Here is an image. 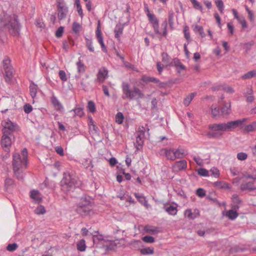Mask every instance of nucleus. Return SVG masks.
<instances>
[{
  "label": "nucleus",
  "mask_w": 256,
  "mask_h": 256,
  "mask_svg": "<svg viewBox=\"0 0 256 256\" xmlns=\"http://www.w3.org/2000/svg\"><path fill=\"white\" fill-rule=\"evenodd\" d=\"M12 162V168L17 170L18 168H26L28 164L27 157L28 150L24 148L22 151V156L18 153H15L13 154Z\"/></svg>",
  "instance_id": "nucleus-1"
},
{
  "label": "nucleus",
  "mask_w": 256,
  "mask_h": 256,
  "mask_svg": "<svg viewBox=\"0 0 256 256\" xmlns=\"http://www.w3.org/2000/svg\"><path fill=\"white\" fill-rule=\"evenodd\" d=\"M130 86L128 83L123 82L122 84V92L124 96H122V98L125 99L128 98L130 100H133L136 98L138 96V98H143L144 94L142 93L141 90L138 88L134 86L132 90H130Z\"/></svg>",
  "instance_id": "nucleus-2"
},
{
  "label": "nucleus",
  "mask_w": 256,
  "mask_h": 256,
  "mask_svg": "<svg viewBox=\"0 0 256 256\" xmlns=\"http://www.w3.org/2000/svg\"><path fill=\"white\" fill-rule=\"evenodd\" d=\"M60 184L62 190L67 192L70 190L74 187L78 186L79 184L70 173L64 172L60 182Z\"/></svg>",
  "instance_id": "nucleus-3"
},
{
  "label": "nucleus",
  "mask_w": 256,
  "mask_h": 256,
  "mask_svg": "<svg viewBox=\"0 0 256 256\" xmlns=\"http://www.w3.org/2000/svg\"><path fill=\"white\" fill-rule=\"evenodd\" d=\"M247 120V118H244L236 120L230 121L227 123H220V131H232L234 128L242 126Z\"/></svg>",
  "instance_id": "nucleus-4"
},
{
  "label": "nucleus",
  "mask_w": 256,
  "mask_h": 256,
  "mask_svg": "<svg viewBox=\"0 0 256 256\" xmlns=\"http://www.w3.org/2000/svg\"><path fill=\"white\" fill-rule=\"evenodd\" d=\"M2 125L4 127L2 130L3 134L14 136L13 133L14 132L20 130L18 126L16 123L12 122L9 120L7 121L2 122Z\"/></svg>",
  "instance_id": "nucleus-5"
},
{
  "label": "nucleus",
  "mask_w": 256,
  "mask_h": 256,
  "mask_svg": "<svg viewBox=\"0 0 256 256\" xmlns=\"http://www.w3.org/2000/svg\"><path fill=\"white\" fill-rule=\"evenodd\" d=\"M3 67L5 72V80L6 82L10 83L13 77V68L10 64V60L8 57H6L2 60Z\"/></svg>",
  "instance_id": "nucleus-6"
},
{
  "label": "nucleus",
  "mask_w": 256,
  "mask_h": 256,
  "mask_svg": "<svg viewBox=\"0 0 256 256\" xmlns=\"http://www.w3.org/2000/svg\"><path fill=\"white\" fill-rule=\"evenodd\" d=\"M57 9L58 12V18L62 20L66 18L68 14V7L64 0H56Z\"/></svg>",
  "instance_id": "nucleus-7"
},
{
  "label": "nucleus",
  "mask_w": 256,
  "mask_h": 256,
  "mask_svg": "<svg viewBox=\"0 0 256 256\" xmlns=\"http://www.w3.org/2000/svg\"><path fill=\"white\" fill-rule=\"evenodd\" d=\"M12 138L13 140H14V136L3 134L1 140V145L4 151L10 152V148L12 143Z\"/></svg>",
  "instance_id": "nucleus-8"
},
{
  "label": "nucleus",
  "mask_w": 256,
  "mask_h": 256,
  "mask_svg": "<svg viewBox=\"0 0 256 256\" xmlns=\"http://www.w3.org/2000/svg\"><path fill=\"white\" fill-rule=\"evenodd\" d=\"M150 22L152 24L154 32L156 34H161L162 32L159 30V21L153 14H147Z\"/></svg>",
  "instance_id": "nucleus-9"
},
{
  "label": "nucleus",
  "mask_w": 256,
  "mask_h": 256,
  "mask_svg": "<svg viewBox=\"0 0 256 256\" xmlns=\"http://www.w3.org/2000/svg\"><path fill=\"white\" fill-rule=\"evenodd\" d=\"M240 190L242 191L252 192L256 190V186L254 185V180L247 182L244 180L240 186Z\"/></svg>",
  "instance_id": "nucleus-10"
},
{
  "label": "nucleus",
  "mask_w": 256,
  "mask_h": 256,
  "mask_svg": "<svg viewBox=\"0 0 256 256\" xmlns=\"http://www.w3.org/2000/svg\"><path fill=\"white\" fill-rule=\"evenodd\" d=\"M145 131V128L143 126L140 127L138 129L136 142L140 146H142L143 144Z\"/></svg>",
  "instance_id": "nucleus-11"
},
{
  "label": "nucleus",
  "mask_w": 256,
  "mask_h": 256,
  "mask_svg": "<svg viewBox=\"0 0 256 256\" xmlns=\"http://www.w3.org/2000/svg\"><path fill=\"white\" fill-rule=\"evenodd\" d=\"M144 230L146 233L154 235L160 232V228L158 226L147 224L144 226Z\"/></svg>",
  "instance_id": "nucleus-12"
},
{
  "label": "nucleus",
  "mask_w": 256,
  "mask_h": 256,
  "mask_svg": "<svg viewBox=\"0 0 256 256\" xmlns=\"http://www.w3.org/2000/svg\"><path fill=\"white\" fill-rule=\"evenodd\" d=\"M187 166V162L185 160L176 162L173 166L174 170L176 172L185 170Z\"/></svg>",
  "instance_id": "nucleus-13"
},
{
  "label": "nucleus",
  "mask_w": 256,
  "mask_h": 256,
  "mask_svg": "<svg viewBox=\"0 0 256 256\" xmlns=\"http://www.w3.org/2000/svg\"><path fill=\"white\" fill-rule=\"evenodd\" d=\"M51 102L56 111L62 112L64 110V108L62 104L54 95H52L51 98Z\"/></svg>",
  "instance_id": "nucleus-14"
},
{
  "label": "nucleus",
  "mask_w": 256,
  "mask_h": 256,
  "mask_svg": "<svg viewBox=\"0 0 256 256\" xmlns=\"http://www.w3.org/2000/svg\"><path fill=\"white\" fill-rule=\"evenodd\" d=\"M176 206H174L170 204H166L164 206L163 209L169 214L175 216L178 212L177 204H176Z\"/></svg>",
  "instance_id": "nucleus-15"
},
{
  "label": "nucleus",
  "mask_w": 256,
  "mask_h": 256,
  "mask_svg": "<svg viewBox=\"0 0 256 256\" xmlns=\"http://www.w3.org/2000/svg\"><path fill=\"white\" fill-rule=\"evenodd\" d=\"M232 208L235 210H238L240 208V204L242 203V200L236 194H234L232 196Z\"/></svg>",
  "instance_id": "nucleus-16"
},
{
  "label": "nucleus",
  "mask_w": 256,
  "mask_h": 256,
  "mask_svg": "<svg viewBox=\"0 0 256 256\" xmlns=\"http://www.w3.org/2000/svg\"><path fill=\"white\" fill-rule=\"evenodd\" d=\"M90 210V207H84L82 205H78L76 210V212L80 214L82 216H85L89 214V212Z\"/></svg>",
  "instance_id": "nucleus-17"
},
{
  "label": "nucleus",
  "mask_w": 256,
  "mask_h": 256,
  "mask_svg": "<svg viewBox=\"0 0 256 256\" xmlns=\"http://www.w3.org/2000/svg\"><path fill=\"white\" fill-rule=\"evenodd\" d=\"M230 103H224L222 108L220 114L223 116L228 115L231 112Z\"/></svg>",
  "instance_id": "nucleus-18"
},
{
  "label": "nucleus",
  "mask_w": 256,
  "mask_h": 256,
  "mask_svg": "<svg viewBox=\"0 0 256 256\" xmlns=\"http://www.w3.org/2000/svg\"><path fill=\"white\" fill-rule=\"evenodd\" d=\"M124 26L121 24H117L114 28V36L118 40L120 39V35L122 34Z\"/></svg>",
  "instance_id": "nucleus-19"
},
{
  "label": "nucleus",
  "mask_w": 256,
  "mask_h": 256,
  "mask_svg": "<svg viewBox=\"0 0 256 256\" xmlns=\"http://www.w3.org/2000/svg\"><path fill=\"white\" fill-rule=\"evenodd\" d=\"M164 152L165 155L168 159L170 160H174L176 159V156L174 154V149H164L162 150Z\"/></svg>",
  "instance_id": "nucleus-20"
},
{
  "label": "nucleus",
  "mask_w": 256,
  "mask_h": 256,
  "mask_svg": "<svg viewBox=\"0 0 256 256\" xmlns=\"http://www.w3.org/2000/svg\"><path fill=\"white\" fill-rule=\"evenodd\" d=\"M92 238L93 242L94 244H102V245L104 244L105 240L104 239V236L102 235H94Z\"/></svg>",
  "instance_id": "nucleus-21"
},
{
  "label": "nucleus",
  "mask_w": 256,
  "mask_h": 256,
  "mask_svg": "<svg viewBox=\"0 0 256 256\" xmlns=\"http://www.w3.org/2000/svg\"><path fill=\"white\" fill-rule=\"evenodd\" d=\"M210 109L211 114L214 118H216L221 115L220 108L216 105L212 104L210 107Z\"/></svg>",
  "instance_id": "nucleus-22"
},
{
  "label": "nucleus",
  "mask_w": 256,
  "mask_h": 256,
  "mask_svg": "<svg viewBox=\"0 0 256 256\" xmlns=\"http://www.w3.org/2000/svg\"><path fill=\"white\" fill-rule=\"evenodd\" d=\"M214 186L218 188L230 189V186L228 184L222 181L216 182L214 183Z\"/></svg>",
  "instance_id": "nucleus-23"
},
{
  "label": "nucleus",
  "mask_w": 256,
  "mask_h": 256,
  "mask_svg": "<svg viewBox=\"0 0 256 256\" xmlns=\"http://www.w3.org/2000/svg\"><path fill=\"white\" fill-rule=\"evenodd\" d=\"M162 62L166 66H169L171 62V58L166 52H163L162 53Z\"/></svg>",
  "instance_id": "nucleus-24"
},
{
  "label": "nucleus",
  "mask_w": 256,
  "mask_h": 256,
  "mask_svg": "<svg viewBox=\"0 0 256 256\" xmlns=\"http://www.w3.org/2000/svg\"><path fill=\"white\" fill-rule=\"evenodd\" d=\"M236 210H235L234 208L228 210L226 214V216L232 220L236 219L238 216V214L237 213Z\"/></svg>",
  "instance_id": "nucleus-25"
},
{
  "label": "nucleus",
  "mask_w": 256,
  "mask_h": 256,
  "mask_svg": "<svg viewBox=\"0 0 256 256\" xmlns=\"http://www.w3.org/2000/svg\"><path fill=\"white\" fill-rule=\"evenodd\" d=\"M76 248L78 250L84 252L86 248V242L84 239L80 240L76 244Z\"/></svg>",
  "instance_id": "nucleus-26"
},
{
  "label": "nucleus",
  "mask_w": 256,
  "mask_h": 256,
  "mask_svg": "<svg viewBox=\"0 0 256 256\" xmlns=\"http://www.w3.org/2000/svg\"><path fill=\"white\" fill-rule=\"evenodd\" d=\"M22 169L18 168L17 170H15V168H13L14 174L18 180H22L24 178V174L22 172Z\"/></svg>",
  "instance_id": "nucleus-27"
},
{
  "label": "nucleus",
  "mask_w": 256,
  "mask_h": 256,
  "mask_svg": "<svg viewBox=\"0 0 256 256\" xmlns=\"http://www.w3.org/2000/svg\"><path fill=\"white\" fill-rule=\"evenodd\" d=\"M108 74V71L106 69L100 70L98 74V78L100 81L104 80Z\"/></svg>",
  "instance_id": "nucleus-28"
},
{
  "label": "nucleus",
  "mask_w": 256,
  "mask_h": 256,
  "mask_svg": "<svg viewBox=\"0 0 256 256\" xmlns=\"http://www.w3.org/2000/svg\"><path fill=\"white\" fill-rule=\"evenodd\" d=\"M198 214V212L197 213H196L194 212V213L192 212L190 209H187L185 210L184 214L186 217L190 219L194 220L196 217V214Z\"/></svg>",
  "instance_id": "nucleus-29"
},
{
  "label": "nucleus",
  "mask_w": 256,
  "mask_h": 256,
  "mask_svg": "<svg viewBox=\"0 0 256 256\" xmlns=\"http://www.w3.org/2000/svg\"><path fill=\"white\" fill-rule=\"evenodd\" d=\"M194 30L196 33H198L202 38L205 37L206 34L204 32L203 28L202 26L196 25L194 28Z\"/></svg>",
  "instance_id": "nucleus-30"
},
{
  "label": "nucleus",
  "mask_w": 256,
  "mask_h": 256,
  "mask_svg": "<svg viewBox=\"0 0 256 256\" xmlns=\"http://www.w3.org/2000/svg\"><path fill=\"white\" fill-rule=\"evenodd\" d=\"M70 112H74V116H78L80 118L83 116L84 114L83 108H76L72 109Z\"/></svg>",
  "instance_id": "nucleus-31"
},
{
  "label": "nucleus",
  "mask_w": 256,
  "mask_h": 256,
  "mask_svg": "<svg viewBox=\"0 0 256 256\" xmlns=\"http://www.w3.org/2000/svg\"><path fill=\"white\" fill-rule=\"evenodd\" d=\"M174 154L176 158H182L184 155L186 154L185 150L182 148H178L174 150Z\"/></svg>",
  "instance_id": "nucleus-32"
},
{
  "label": "nucleus",
  "mask_w": 256,
  "mask_h": 256,
  "mask_svg": "<svg viewBox=\"0 0 256 256\" xmlns=\"http://www.w3.org/2000/svg\"><path fill=\"white\" fill-rule=\"evenodd\" d=\"M30 92L31 96L34 98L37 93V86L34 84L32 83L30 86Z\"/></svg>",
  "instance_id": "nucleus-33"
},
{
  "label": "nucleus",
  "mask_w": 256,
  "mask_h": 256,
  "mask_svg": "<svg viewBox=\"0 0 256 256\" xmlns=\"http://www.w3.org/2000/svg\"><path fill=\"white\" fill-rule=\"evenodd\" d=\"M196 96V92H192L186 98L184 99V104L186 106H188L192 100Z\"/></svg>",
  "instance_id": "nucleus-34"
},
{
  "label": "nucleus",
  "mask_w": 256,
  "mask_h": 256,
  "mask_svg": "<svg viewBox=\"0 0 256 256\" xmlns=\"http://www.w3.org/2000/svg\"><path fill=\"white\" fill-rule=\"evenodd\" d=\"M256 129V122L246 125L244 128V130L246 132H251L254 131Z\"/></svg>",
  "instance_id": "nucleus-35"
},
{
  "label": "nucleus",
  "mask_w": 256,
  "mask_h": 256,
  "mask_svg": "<svg viewBox=\"0 0 256 256\" xmlns=\"http://www.w3.org/2000/svg\"><path fill=\"white\" fill-rule=\"evenodd\" d=\"M215 4L220 14L224 13V4L222 0H216Z\"/></svg>",
  "instance_id": "nucleus-36"
},
{
  "label": "nucleus",
  "mask_w": 256,
  "mask_h": 256,
  "mask_svg": "<svg viewBox=\"0 0 256 256\" xmlns=\"http://www.w3.org/2000/svg\"><path fill=\"white\" fill-rule=\"evenodd\" d=\"M167 26H168V22L166 20H165L162 24V28L163 30V32H162L161 34H158L160 36H162L164 37H166L168 34L167 32Z\"/></svg>",
  "instance_id": "nucleus-37"
},
{
  "label": "nucleus",
  "mask_w": 256,
  "mask_h": 256,
  "mask_svg": "<svg viewBox=\"0 0 256 256\" xmlns=\"http://www.w3.org/2000/svg\"><path fill=\"white\" fill-rule=\"evenodd\" d=\"M78 67V72L79 73H84L85 72V68L84 64L82 63L80 60H79L76 63Z\"/></svg>",
  "instance_id": "nucleus-38"
},
{
  "label": "nucleus",
  "mask_w": 256,
  "mask_h": 256,
  "mask_svg": "<svg viewBox=\"0 0 256 256\" xmlns=\"http://www.w3.org/2000/svg\"><path fill=\"white\" fill-rule=\"evenodd\" d=\"M190 2L194 9L200 10L201 12L202 10V6L200 2L196 0H190Z\"/></svg>",
  "instance_id": "nucleus-39"
},
{
  "label": "nucleus",
  "mask_w": 256,
  "mask_h": 256,
  "mask_svg": "<svg viewBox=\"0 0 256 256\" xmlns=\"http://www.w3.org/2000/svg\"><path fill=\"white\" fill-rule=\"evenodd\" d=\"M96 38L98 39V42L99 43L104 42L102 32L99 26H98L96 28Z\"/></svg>",
  "instance_id": "nucleus-40"
},
{
  "label": "nucleus",
  "mask_w": 256,
  "mask_h": 256,
  "mask_svg": "<svg viewBox=\"0 0 256 256\" xmlns=\"http://www.w3.org/2000/svg\"><path fill=\"white\" fill-rule=\"evenodd\" d=\"M154 252V248L148 247L146 248H142L140 250V252L142 254H152Z\"/></svg>",
  "instance_id": "nucleus-41"
},
{
  "label": "nucleus",
  "mask_w": 256,
  "mask_h": 256,
  "mask_svg": "<svg viewBox=\"0 0 256 256\" xmlns=\"http://www.w3.org/2000/svg\"><path fill=\"white\" fill-rule=\"evenodd\" d=\"M87 108L89 112L92 113H94L96 112L95 104L92 100L88 101Z\"/></svg>",
  "instance_id": "nucleus-42"
},
{
  "label": "nucleus",
  "mask_w": 256,
  "mask_h": 256,
  "mask_svg": "<svg viewBox=\"0 0 256 256\" xmlns=\"http://www.w3.org/2000/svg\"><path fill=\"white\" fill-rule=\"evenodd\" d=\"M124 119L123 114L121 112H118L116 116V122L118 124H121L122 123Z\"/></svg>",
  "instance_id": "nucleus-43"
},
{
  "label": "nucleus",
  "mask_w": 256,
  "mask_h": 256,
  "mask_svg": "<svg viewBox=\"0 0 256 256\" xmlns=\"http://www.w3.org/2000/svg\"><path fill=\"white\" fill-rule=\"evenodd\" d=\"M142 240L143 242L148 244H152L155 242L154 238L150 236H146L142 237Z\"/></svg>",
  "instance_id": "nucleus-44"
},
{
  "label": "nucleus",
  "mask_w": 256,
  "mask_h": 256,
  "mask_svg": "<svg viewBox=\"0 0 256 256\" xmlns=\"http://www.w3.org/2000/svg\"><path fill=\"white\" fill-rule=\"evenodd\" d=\"M72 30L75 34H78L81 30L82 26L78 22H74L72 24Z\"/></svg>",
  "instance_id": "nucleus-45"
},
{
  "label": "nucleus",
  "mask_w": 256,
  "mask_h": 256,
  "mask_svg": "<svg viewBox=\"0 0 256 256\" xmlns=\"http://www.w3.org/2000/svg\"><path fill=\"white\" fill-rule=\"evenodd\" d=\"M86 46L88 49L91 52H94V48L92 46V40H90L88 38H86Z\"/></svg>",
  "instance_id": "nucleus-46"
},
{
  "label": "nucleus",
  "mask_w": 256,
  "mask_h": 256,
  "mask_svg": "<svg viewBox=\"0 0 256 256\" xmlns=\"http://www.w3.org/2000/svg\"><path fill=\"white\" fill-rule=\"evenodd\" d=\"M30 198L36 201H38L40 198H38L39 192L36 190H32L30 191Z\"/></svg>",
  "instance_id": "nucleus-47"
},
{
  "label": "nucleus",
  "mask_w": 256,
  "mask_h": 256,
  "mask_svg": "<svg viewBox=\"0 0 256 256\" xmlns=\"http://www.w3.org/2000/svg\"><path fill=\"white\" fill-rule=\"evenodd\" d=\"M90 201L86 200V197L82 198L80 202L78 205H82L84 206L90 207Z\"/></svg>",
  "instance_id": "nucleus-48"
},
{
  "label": "nucleus",
  "mask_w": 256,
  "mask_h": 256,
  "mask_svg": "<svg viewBox=\"0 0 256 256\" xmlns=\"http://www.w3.org/2000/svg\"><path fill=\"white\" fill-rule=\"evenodd\" d=\"M242 251L243 249L238 246H234L232 247L230 250V254H235Z\"/></svg>",
  "instance_id": "nucleus-49"
},
{
  "label": "nucleus",
  "mask_w": 256,
  "mask_h": 256,
  "mask_svg": "<svg viewBox=\"0 0 256 256\" xmlns=\"http://www.w3.org/2000/svg\"><path fill=\"white\" fill-rule=\"evenodd\" d=\"M254 76H255L254 74V70H252L250 71V72H248L247 73L245 74H244L242 76V79H250Z\"/></svg>",
  "instance_id": "nucleus-50"
},
{
  "label": "nucleus",
  "mask_w": 256,
  "mask_h": 256,
  "mask_svg": "<svg viewBox=\"0 0 256 256\" xmlns=\"http://www.w3.org/2000/svg\"><path fill=\"white\" fill-rule=\"evenodd\" d=\"M143 80L146 82H152L154 83L157 84L160 82V80L158 78H156L154 77H148L146 76L143 78Z\"/></svg>",
  "instance_id": "nucleus-51"
},
{
  "label": "nucleus",
  "mask_w": 256,
  "mask_h": 256,
  "mask_svg": "<svg viewBox=\"0 0 256 256\" xmlns=\"http://www.w3.org/2000/svg\"><path fill=\"white\" fill-rule=\"evenodd\" d=\"M14 184V180L10 178H7L5 180V186L6 190L10 186H12Z\"/></svg>",
  "instance_id": "nucleus-52"
},
{
  "label": "nucleus",
  "mask_w": 256,
  "mask_h": 256,
  "mask_svg": "<svg viewBox=\"0 0 256 256\" xmlns=\"http://www.w3.org/2000/svg\"><path fill=\"white\" fill-rule=\"evenodd\" d=\"M198 173L199 175L203 176H209L208 171L204 168H199Z\"/></svg>",
  "instance_id": "nucleus-53"
},
{
  "label": "nucleus",
  "mask_w": 256,
  "mask_h": 256,
  "mask_svg": "<svg viewBox=\"0 0 256 256\" xmlns=\"http://www.w3.org/2000/svg\"><path fill=\"white\" fill-rule=\"evenodd\" d=\"M189 28L188 26H186L184 30V36L188 42L190 40V34L188 32Z\"/></svg>",
  "instance_id": "nucleus-54"
},
{
  "label": "nucleus",
  "mask_w": 256,
  "mask_h": 256,
  "mask_svg": "<svg viewBox=\"0 0 256 256\" xmlns=\"http://www.w3.org/2000/svg\"><path fill=\"white\" fill-rule=\"evenodd\" d=\"M222 134L215 132H208L206 134V136L210 138H216L222 136Z\"/></svg>",
  "instance_id": "nucleus-55"
},
{
  "label": "nucleus",
  "mask_w": 256,
  "mask_h": 256,
  "mask_svg": "<svg viewBox=\"0 0 256 256\" xmlns=\"http://www.w3.org/2000/svg\"><path fill=\"white\" fill-rule=\"evenodd\" d=\"M196 194L200 198H203L206 196V192L202 188H198L196 190Z\"/></svg>",
  "instance_id": "nucleus-56"
},
{
  "label": "nucleus",
  "mask_w": 256,
  "mask_h": 256,
  "mask_svg": "<svg viewBox=\"0 0 256 256\" xmlns=\"http://www.w3.org/2000/svg\"><path fill=\"white\" fill-rule=\"evenodd\" d=\"M237 20H238L239 23L242 24L243 28L247 27L246 22V21L244 18L243 16H240L237 19Z\"/></svg>",
  "instance_id": "nucleus-57"
},
{
  "label": "nucleus",
  "mask_w": 256,
  "mask_h": 256,
  "mask_svg": "<svg viewBox=\"0 0 256 256\" xmlns=\"http://www.w3.org/2000/svg\"><path fill=\"white\" fill-rule=\"evenodd\" d=\"M220 123L214 124L209 125L208 128L214 131L220 132Z\"/></svg>",
  "instance_id": "nucleus-58"
},
{
  "label": "nucleus",
  "mask_w": 256,
  "mask_h": 256,
  "mask_svg": "<svg viewBox=\"0 0 256 256\" xmlns=\"http://www.w3.org/2000/svg\"><path fill=\"white\" fill-rule=\"evenodd\" d=\"M210 172L212 173V176H214L215 178L218 177L220 175V172L219 170L216 168H212L210 170Z\"/></svg>",
  "instance_id": "nucleus-59"
},
{
  "label": "nucleus",
  "mask_w": 256,
  "mask_h": 256,
  "mask_svg": "<svg viewBox=\"0 0 256 256\" xmlns=\"http://www.w3.org/2000/svg\"><path fill=\"white\" fill-rule=\"evenodd\" d=\"M248 155L246 153L241 152L237 154V158L238 160H244L247 158Z\"/></svg>",
  "instance_id": "nucleus-60"
},
{
  "label": "nucleus",
  "mask_w": 256,
  "mask_h": 256,
  "mask_svg": "<svg viewBox=\"0 0 256 256\" xmlns=\"http://www.w3.org/2000/svg\"><path fill=\"white\" fill-rule=\"evenodd\" d=\"M64 27L60 26L56 32V36L57 38H60L62 36L64 32Z\"/></svg>",
  "instance_id": "nucleus-61"
},
{
  "label": "nucleus",
  "mask_w": 256,
  "mask_h": 256,
  "mask_svg": "<svg viewBox=\"0 0 256 256\" xmlns=\"http://www.w3.org/2000/svg\"><path fill=\"white\" fill-rule=\"evenodd\" d=\"M18 248V245L16 243L10 244L7 246L6 249L10 252H13L15 250Z\"/></svg>",
  "instance_id": "nucleus-62"
},
{
  "label": "nucleus",
  "mask_w": 256,
  "mask_h": 256,
  "mask_svg": "<svg viewBox=\"0 0 256 256\" xmlns=\"http://www.w3.org/2000/svg\"><path fill=\"white\" fill-rule=\"evenodd\" d=\"M46 212L44 206H40L35 210V212L38 214H42Z\"/></svg>",
  "instance_id": "nucleus-63"
},
{
  "label": "nucleus",
  "mask_w": 256,
  "mask_h": 256,
  "mask_svg": "<svg viewBox=\"0 0 256 256\" xmlns=\"http://www.w3.org/2000/svg\"><path fill=\"white\" fill-rule=\"evenodd\" d=\"M60 80L63 82H66L67 80V77L66 76V72L62 70H60L58 72Z\"/></svg>",
  "instance_id": "nucleus-64"
}]
</instances>
